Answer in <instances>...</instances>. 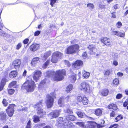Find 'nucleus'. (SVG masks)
<instances>
[{
    "label": "nucleus",
    "instance_id": "33",
    "mask_svg": "<svg viewBox=\"0 0 128 128\" xmlns=\"http://www.w3.org/2000/svg\"><path fill=\"white\" fill-rule=\"evenodd\" d=\"M83 76L85 78H87L89 77L90 75L89 72L84 71L83 72Z\"/></svg>",
    "mask_w": 128,
    "mask_h": 128
},
{
    "label": "nucleus",
    "instance_id": "2",
    "mask_svg": "<svg viewBox=\"0 0 128 128\" xmlns=\"http://www.w3.org/2000/svg\"><path fill=\"white\" fill-rule=\"evenodd\" d=\"M66 71L64 70H57L54 77L55 80L60 81L62 80L64 76L66 75Z\"/></svg>",
    "mask_w": 128,
    "mask_h": 128
},
{
    "label": "nucleus",
    "instance_id": "63",
    "mask_svg": "<svg viewBox=\"0 0 128 128\" xmlns=\"http://www.w3.org/2000/svg\"><path fill=\"white\" fill-rule=\"evenodd\" d=\"M104 120L103 119H101L100 120V124H101L102 125L103 124H104ZM103 127L104 126H103Z\"/></svg>",
    "mask_w": 128,
    "mask_h": 128
},
{
    "label": "nucleus",
    "instance_id": "25",
    "mask_svg": "<svg viewBox=\"0 0 128 128\" xmlns=\"http://www.w3.org/2000/svg\"><path fill=\"white\" fill-rule=\"evenodd\" d=\"M102 111L101 109L98 108L95 110V114L97 116H100L102 113Z\"/></svg>",
    "mask_w": 128,
    "mask_h": 128
},
{
    "label": "nucleus",
    "instance_id": "5",
    "mask_svg": "<svg viewBox=\"0 0 128 128\" xmlns=\"http://www.w3.org/2000/svg\"><path fill=\"white\" fill-rule=\"evenodd\" d=\"M62 54L58 52H56L53 53L51 60L52 62L54 63L56 62L59 59L62 58Z\"/></svg>",
    "mask_w": 128,
    "mask_h": 128
},
{
    "label": "nucleus",
    "instance_id": "39",
    "mask_svg": "<svg viewBox=\"0 0 128 128\" xmlns=\"http://www.w3.org/2000/svg\"><path fill=\"white\" fill-rule=\"evenodd\" d=\"M83 99V97L81 96H78L76 98L77 101L78 102H82Z\"/></svg>",
    "mask_w": 128,
    "mask_h": 128
},
{
    "label": "nucleus",
    "instance_id": "29",
    "mask_svg": "<svg viewBox=\"0 0 128 128\" xmlns=\"http://www.w3.org/2000/svg\"><path fill=\"white\" fill-rule=\"evenodd\" d=\"M40 118L39 116H37L36 115H34L33 117V121L35 123L38 122L40 121Z\"/></svg>",
    "mask_w": 128,
    "mask_h": 128
},
{
    "label": "nucleus",
    "instance_id": "18",
    "mask_svg": "<svg viewBox=\"0 0 128 128\" xmlns=\"http://www.w3.org/2000/svg\"><path fill=\"white\" fill-rule=\"evenodd\" d=\"M39 47V45L36 44H32L30 46V48L31 50L34 52L38 50Z\"/></svg>",
    "mask_w": 128,
    "mask_h": 128
},
{
    "label": "nucleus",
    "instance_id": "41",
    "mask_svg": "<svg viewBox=\"0 0 128 128\" xmlns=\"http://www.w3.org/2000/svg\"><path fill=\"white\" fill-rule=\"evenodd\" d=\"M123 118V117L122 115L118 116L116 118L115 120H117L116 121V122H117L118 121L122 120Z\"/></svg>",
    "mask_w": 128,
    "mask_h": 128
},
{
    "label": "nucleus",
    "instance_id": "3",
    "mask_svg": "<svg viewBox=\"0 0 128 128\" xmlns=\"http://www.w3.org/2000/svg\"><path fill=\"white\" fill-rule=\"evenodd\" d=\"M42 101H39L34 106V108L37 110L38 114L40 117H42L46 113L42 109Z\"/></svg>",
    "mask_w": 128,
    "mask_h": 128
},
{
    "label": "nucleus",
    "instance_id": "27",
    "mask_svg": "<svg viewBox=\"0 0 128 128\" xmlns=\"http://www.w3.org/2000/svg\"><path fill=\"white\" fill-rule=\"evenodd\" d=\"M70 78L72 82H74L76 80V74H72L70 77Z\"/></svg>",
    "mask_w": 128,
    "mask_h": 128
},
{
    "label": "nucleus",
    "instance_id": "34",
    "mask_svg": "<svg viewBox=\"0 0 128 128\" xmlns=\"http://www.w3.org/2000/svg\"><path fill=\"white\" fill-rule=\"evenodd\" d=\"M108 89H105L103 90L102 92V95L104 96H107L108 93Z\"/></svg>",
    "mask_w": 128,
    "mask_h": 128
},
{
    "label": "nucleus",
    "instance_id": "15",
    "mask_svg": "<svg viewBox=\"0 0 128 128\" xmlns=\"http://www.w3.org/2000/svg\"><path fill=\"white\" fill-rule=\"evenodd\" d=\"M66 119L64 118H63L62 117H60L58 118L57 119V121L58 124H60L61 126V128H63L64 127V122L66 121Z\"/></svg>",
    "mask_w": 128,
    "mask_h": 128
},
{
    "label": "nucleus",
    "instance_id": "23",
    "mask_svg": "<svg viewBox=\"0 0 128 128\" xmlns=\"http://www.w3.org/2000/svg\"><path fill=\"white\" fill-rule=\"evenodd\" d=\"M18 72L17 71L13 70L9 74V76L10 78H13L16 77L17 75Z\"/></svg>",
    "mask_w": 128,
    "mask_h": 128
},
{
    "label": "nucleus",
    "instance_id": "47",
    "mask_svg": "<svg viewBox=\"0 0 128 128\" xmlns=\"http://www.w3.org/2000/svg\"><path fill=\"white\" fill-rule=\"evenodd\" d=\"M50 62V60H48L44 64V68H46L48 64H49Z\"/></svg>",
    "mask_w": 128,
    "mask_h": 128
},
{
    "label": "nucleus",
    "instance_id": "26",
    "mask_svg": "<svg viewBox=\"0 0 128 128\" xmlns=\"http://www.w3.org/2000/svg\"><path fill=\"white\" fill-rule=\"evenodd\" d=\"M75 116L72 115H70L66 116V120H70L72 121H73L76 120Z\"/></svg>",
    "mask_w": 128,
    "mask_h": 128
},
{
    "label": "nucleus",
    "instance_id": "7",
    "mask_svg": "<svg viewBox=\"0 0 128 128\" xmlns=\"http://www.w3.org/2000/svg\"><path fill=\"white\" fill-rule=\"evenodd\" d=\"M54 102L53 98L49 95L46 96V104L48 108H51L53 105Z\"/></svg>",
    "mask_w": 128,
    "mask_h": 128
},
{
    "label": "nucleus",
    "instance_id": "22",
    "mask_svg": "<svg viewBox=\"0 0 128 128\" xmlns=\"http://www.w3.org/2000/svg\"><path fill=\"white\" fill-rule=\"evenodd\" d=\"M7 117L5 112H2L0 113V120H4L6 119V117Z\"/></svg>",
    "mask_w": 128,
    "mask_h": 128
},
{
    "label": "nucleus",
    "instance_id": "13",
    "mask_svg": "<svg viewBox=\"0 0 128 128\" xmlns=\"http://www.w3.org/2000/svg\"><path fill=\"white\" fill-rule=\"evenodd\" d=\"M83 64V62L81 60H77L72 64V67L75 69L80 68V66Z\"/></svg>",
    "mask_w": 128,
    "mask_h": 128
},
{
    "label": "nucleus",
    "instance_id": "43",
    "mask_svg": "<svg viewBox=\"0 0 128 128\" xmlns=\"http://www.w3.org/2000/svg\"><path fill=\"white\" fill-rule=\"evenodd\" d=\"M2 103L4 106H6L8 104V102L5 99H4L2 101Z\"/></svg>",
    "mask_w": 128,
    "mask_h": 128
},
{
    "label": "nucleus",
    "instance_id": "60",
    "mask_svg": "<svg viewBox=\"0 0 128 128\" xmlns=\"http://www.w3.org/2000/svg\"><path fill=\"white\" fill-rule=\"evenodd\" d=\"M40 33V31H37L34 34V35L35 36H38Z\"/></svg>",
    "mask_w": 128,
    "mask_h": 128
},
{
    "label": "nucleus",
    "instance_id": "37",
    "mask_svg": "<svg viewBox=\"0 0 128 128\" xmlns=\"http://www.w3.org/2000/svg\"><path fill=\"white\" fill-rule=\"evenodd\" d=\"M46 73L47 74L46 76L48 77H52V74H54L53 72H50L49 71L47 72Z\"/></svg>",
    "mask_w": 128,
    "mask_h": 128
},
{
    "label": "nucleus",
    "instance_id": "48",
    "mask_svg": "<svg viewBox=\"0 0 128 128\" xmlns=\"http://www.w3.org/2000/svg\"><path fill=\"white\" fill-rule=\"evenodd\" d=\"M38 63L36 62H35V61H34L33 60H32L31 62V65L33 67L35 66Z\"/></svg>",
    "mask_w": 128,
    "mask_h": 128
},
{
    "label": "nucleus",
    "instance_id": "64",
    "mask_svg": "<svg viewBox=\"0 0 128 128\" xmlns=\"http://www.w3.org/2000/svg\"><path fill=\"white\" fill-rule=\"evenodd\" d=\"M110 71L109 70H107L105 71L104 73V75H108L110 74Z\"/></svg>",
    "mask_w": 128,
    "mask_h": 128
},
{
    "label": "nucleus",
    "instance_id": "58",
    "mask_svg": "<svg viewBox=\"0 0 128 128\" xmlns=\"http://www.w3.org/2000/svg\"><path fill=\"white\" fill-rule=\"evenodd\" d=\"M39 60V58L38 57H35L32 60H33V61L35 62H37V63H38V61Z\"/></svg>",
    "mask_w": 128,
    "mask_h": 128
},
{
    "label": "nucleus",
    "instance_id": "50",
    "mask_svg": "<svg viewBox=\"0 0 128 128\" xmlns=\"http://www.w3.org/2000/svg\"><path fill=\"white\" fill-rule=\"evenodd\" d=\"M116 26L118 28H120L122 26V23L120 22H118L116 24Z\"/></svg>",
    "mask_w": 128,
    "mask_h": 128
},
{
    "label": "nucleus",
    "instance_id": "32",
    "mask_svg": "<svg viewBox=\"0 0 128 128\" xmlns=\"http://www.w3.org/2000/svg\"><path fill=\"white\" fill-rule=\"evenodd\" d=\"M83 104L84 105H87L88 102V100L87 98L85 96L83 97V99L82 100Z\"/></svg>",
    "mask_w": 128,
    "mask_h": 128
},
{
    "label": "nucleus",
    "instance_id": "51",
    "mask_svg": "<svg viewBox=\"0 0 128 128\" xmlns=\"http://www.w3.org/2000/svg\"><path fill=\"white\" fill-rule=\"evenodd\" d=\"M22 44L21 43H18L16 46V49L17 50H19L22 46Z\"/></svg>",
    "mask_w": 128,
    "mask_h": 128
},
{
    "label": "nucleus",
    "instance_id": "31",
    "mask_svg": "<svg viewBox=\"0 0 128 128\" xmlns=\"http://www.w3.org/2000/svg\"><path fill=\"white\" fill-rule=\"evenodd\" d=\"M88 48L90 50L93 52L96 50L95 46L94 45H90L88 47Z\"/></svg>",
    "mask_w": 128,
    "mask_h": 128
},
{
    "label": "nucleus",
    "instance_id": "40",
    "mask_svg": "<svg viewBox=\"0 0 128 128\" xmlns=\"http://www.w3.org/2000/svg\"><path fill=\"white\" fill-rule=\"evenodd\" d=\"M75 123L76 124L79 126L80 127H83L84 126V123L83 122H78Z\"/></svg>",
    "mask_w": 128,
    "mask_h": 128
},
{
    "label": "nucleus",
    "instance_id": "4",
    "mask_svg": "<svg viewBox=\"0 0 128 128\" xmlns=\"http://www.w3.org/2000/svg\"><path fill=\"white\" fill-rule=\"evenodd\" d=\"M79 46L78 44L72 45L67 48L66 53L67 54H71L76 52L79 51Z\"/></svg>",
    "mask_w": 128,
    "mask_h": 128
},
{
    "label": "nucleus",
    "instance_id": "20",
    "mask_svg": "<svg viewBox=\"0 0 128 128\" xmlns=\"http://www.w3.org/2000/svg\"><path fill=\"white\" fill-rule=\"evenodd\" d=\"M7 81V80L6 78H4L2 79L0 83V91L3 90Z\"/></svg>",
    "mask_w": 128,
    "mask_h": 128
},
{
    "label": "nucleus",
    "instance_id": "35",
    "mask_svg": "<svg viewBox=\"0 0 128 128\" xmlns=\"http://www.w3.org/2000/svg\"><path fill=\"white\" fill-rule=\"evenodd\" d=\"M76 113L78 116L80 118H82L84 114L81 112H77Z\"/></svg>",
    "mask_w": 128,
    "mask_h": 128
},
{
    "label": "nucleus",
    "instance_id": "55",
    "mask_svg": "<svg viewBox=\"0 0 128 128\" xmlns=\"http://www.w3.org/2000/svg\"><path fill=\"white\" fill-rule=\"evenodd\" d=\"M83 58L85 59H86L87 57V54L86 52H84L82 54Z\"/></svg>",
    "mask_w": 128,
    "mask_h": 128
},
{
    "label": "nucleus",
    "instance_id": "30",
    "mask_svg": "<svg viewBox=\"0 0 128 128\" xmlns=\"http://www.w3.org/2000/svg\"><path fill=\"white\" fill-rule=\"evenodd\" d=\"M72 84H70L68 85L66 88V91L68 93H69L72 90Z\"/></svg>",
    "mask_w": 128,
    "mask_h": 128
},
{
    "label": "nucleus",
    "instance_id": "16",
    "mask_svg": "<svg viewBox=\"0 0 128 128\" xmlns=\"http://www.w3.org/2000/svg\"><path fill=\"white\" fill-rule=\"evenodd\" d=\"M45 80H43L41 82L39 85V90L42 92H44L46 90V88L44 86L45 84Z\"/></svg>",
    "mask_w": 128,
    "mask_h": 128
},
{
    "label": "nucleus",
    "instance_id": "11",
    "mask_svg": "<svg viewBox=\"0 0 128 128\" xmlns=\"http://www.w3.org/2000/svg\"><path fill=\"white\" fill-rule=\"evenodd\" d=\"M33 74V78L34 80L37 82L41 76V72L39 70H36L34 71Z\"/></svg>",
    "mask_w": 128,
    "mask_h": 128
},
{
    "label": "nucleus",
    "instance_id": "19",
    "mask_svg": "<svg viewBox=\"0 0 128 128\" xmlns=\"http://www.w3.org/2000/svg\"><path fill=\"white\" fill-rule=\"evenodd\" d=\"M111 34L112 35H116L117 36L121 37H124L125 35L124 33L116 31H112L111 32Z\"/></svg>",
    "mask_w": 128,
    "mask_h": 128
},
{
    "label": "nucleus",
    "instance_id": "44",
    "mask_svg": "<svg viewBox=\"0 0 128 128\" xmlns=\"http://www.w3.org/2000/svg\"><path fill=\"white\" fill-rule=\"evenodd\" d=\"M64 111L65 112L70 114H72V110L69 109H67L66 110L64 109Z\"/></svg>",
    "mask_w": 128,
    "mask_h": 128
},
{
    "label": "nucleus",
    "instance_id": "45",
    "mask_svg": "<svg viewBox=\"0 0 128 128\" xmlns=\"http://www.w3.org/2000/svg\"><path fill=\"white\" fill-rule=\"evenodd\" d=\"M8 93L9 94H12L14 92V90L12 89H9L8 90Z\"/></svg>",
    "mask_w": 128,
    "mask_h": 128
},
{
    "label": "nucleus",
    "instance_id": "6",
    "mask_svg": "<svg viewBox=\"0 0 128 128\" xmlns=\"http://www.w3.org/2000/svg\"><path fill=\"white\" fill-rule=\"evenodd\" d=\"M81 89L85 93H88L91 91L89 84L86 82H83L80 84Z\"/></svg>",
    "mask_w": 128,
    "mask_h": 128
},
{
    "label": "nucleus",
    "instance_id": "21",
    "mask_svg": "<svg viewBox=\"0 0 128 128\" xmlns=\"http://www.w3.org/2000/svg\"><path fill=\"white\" fill-rule=\"evenodd\" d=\"M51 54L50 51H49L45 52L44 54L42 55V59L43 60H46V59L50 56Z\"/></svg>",
    "mask_w": 128,
    "mask_h": 128
},
{
    "label": "nucleus",
    "instance_id": "53",
    "mask_svg": "<svg viewBox=\"0 0 128 128\" xmlns=\"http://www.w3.org/2000/svg\"><path fill=\"white\" fill-rule=\"evenodd\" d=\"M122 96V95L120 94H118L116 96V98L117 99H120L121 98Z\"/></svg>",
    "mask_w": 128,
    "mask_h": 128
},
{
    "label": "nucleus",
    "instance_id": "36",
    "mask_svg": "<svg viewBox=\"0 0 128 128\" xmlns=\"http://www.w3.org/2000/svg\"><path fill=\"white\" fill-rule=\"evenodd\" d=\"M3 29H0V36L2 37H4L6 34V32L3 30Z\"/></svg>",
    "mask_w": 128,
    "mask_h": 128
},
{
    "label": "nucleus",
    "instance_id": "12",
    "mask_svg": "<svg viewBox=\"0 0 128 128\" xmlns=\"http://www.w3.org/2000/svg\"><path fill=\"white\" fill-rule=\"evenodd\" d=\"M101 40L102 42L106 46H111L112 45V42L109 38L107 37L103 38H101Z\"/></svg>",
    "mask_w": 128,
    "mask_h": 128
},
{
    "label": "nucleus",
    "instance_id": "56",
    "mask_svg": "<svg viewBox=\"0 0 128 128\" xmlns=\"http://www.w3.org/2000/svg\"><path fill=\"white\" fill-rule=\"evenodd\" d=\"M118 124H115L112 126H110L109 128H118Z\"/></svg>",
    "mask_w": 128,
    "mask_h": 128
},
{
    "label": "nucleus",
    "instance_id": "42",
    "mask_svg": "<svg viewBox=\"0 0 128 128\" xmlns=\"http://www.w3.org/2000/svg\"><path fill=\"white\" fill-rule=\"evenodd\" d=\"M119 82L117 78H116L113 81V83L114 85L117 86Z\"/></svg>",
    "mask_w": 128,
    "mask_h": 128
},
{
    "label": "nucleus",
    "instance_id": "62",
    "mask_svg": "<svg viewBox=\"0 0 128 128\" xmlns=\"http://www.w3.org/2000/svg\"><path fill=\"white\" fill-rule=\"evenodd\" d=\"M28 41L29 39L28 38H26L23 41V43L24 44H26L28 43Z\"/></svg>",
    "mask_w": 128,
    "mask_h": 128
},
{
    "label": "nucleus",
    "instance_id": "28",
    "mask_svg": "<svg viewBox=\"0 0 128 128\" xmlns=\"http://www.w3.org/2000/svg\"><path fill=\"white\" fill-rule=\"evenodd\" d=\"M108 108L109 109H112L114 110H116L117 109V107L116 104H112L108 105Z\"/></svg>",
    "mask_w": 128,
    "mask_h": 128
},
{
    "label": "nucleus",
    "instance_id": "49",
    "mask_svg": "<svg viewBox=\"0 0 128 128\" xmlns=\"http://www.w3.org/2000/svg\"><path fill=\"white\" fill-rule=\"evenodd\" d=\"M10 36L9 34H7L6 33V34H5V37H2L4 38V39L5 40H8V39L10 38Z\"/></svg>",
    "mask_w": 128,
    "mask_h": 128
},
{
    "label": "nucleus",
    "instance_id": "10",
    "mask_svg": "<svg viewBox=\"0 0 128 128\" xmlns=\"http://www.w3.org/2000/svg\"><path fill=\"white\" fill-rule=\"evenodd\" d=\"M61 111L60 110H55L53 112H51L48 114V117L50 119L54 118H56L59 115Z\"/></svg>",
    "mask_w": 128,
    "mask_h": 128
},
{
    "label": "nucleus",
    "instance_id": "9",
    "mask_svg": "<svg viewBox=\"0 0 128 128\" xmlns=\"http://www.w3.org/2000/svg\"><path fill=\"white\" fill-rule=\"evenodd\" d=\"M88 127L89 128H102L103 126L100 124H97L96 122L90 121L88 124Z\"/></svg>",
    "mask_w": 128,
    "mask_h": 128
},
{
    "label": "nucleus",
    "instance_id": "17",
    "mask_svg": "<svg viewBox=\"0 0 128 128\" xmlns=\"http://www.w3.org/2000/svg\"><path fill=\"white\" fill-rule=\"evenodd\" d=\"M74 125L72 123L68 121V120L64 122V127L63 128H72Z\"/></svg>",
    "mask_w": 128,
    "mask_h": 128
},
{
    "label": "nucleus",
    "instance_id": "57",
    "mask_svg": "<svg viewBox=\"0 0 128 128\" xmlns=\"http://www.w3.org/2000/svg\"><path fill=\"white\" fill-rule=\"evenodd\" d=\"M4 27V25L3 24L2 20H0V29L3 28Z\"/></svg>",
    "mask_w": 128,
    "mask_h": 128
},
{
    "label": "nucleus",
    "instance_id": "14",
    "mask_svg": "<svg viewBox=\"0 0 128 128\" xmlns=\"http://www.w3.org/2000/svg\"><path fill=\"white\" fill-rule=\"evenodd\" d=\"M21 61L18 59L14 60L12 63V65L16 70L19 69L21 64Z\"/></svg>",
    "mask_w": 128,
    "mask_h": 128
},
{
    "label": "nucleus",
    "instance_id": "52",
    "mask_svg": "<svg viewBox=\"0 0 128 128\" xmlns=\"http://www.w3.org/2000/svg\"><path fill=\"white\" fill-rule=\"evenodd\" d=\"M31 127V122L30 120H29L27 123V126L26 128H30Z\"/></svg>",
    "mask_w": 128,
    "mask_h": 128
},
{
    "label": "nucleus",
    "instance_id": "61",
    "mask_svg": "<svg viewBox=\"0 0 128 128\" xmlns=\"http://www.w3.org/2000/svg\"><path fill=\"white\" fill-rule=\"evenodd\" d=\"M64 61L65 64H66V65L68 66H70V63L68 61L65 60Z\"/></svg>",
    "mask_w": 128,
    "mask_h": 128
},
{
    "label": "nucleus",
    "instance_id": "8",
    "mask_svg": "<svg viewBox=\"0 0 128 128\" xmlns=\"http://www.w3.org/2000/svg\"><path fill=\"white\" fill-rule=\"evenodd\" d=\"M15 105L13 104H10L8 107V108L6 109L8 115L10 117L12 116L14 114V109Z\"/></svg>",
    "mask_w": 128,
    "mask_h": 128
},
{
    "label": "nucleus",
    "instance_id": "59",
    "mask_svg": "<svg viewBox=\"0 0 128 128\" xmlns=\"http://www.w3.org/2000/svg\"><path fill=\"white\" fill-rule=\"evenodd\" d=\"M70 96H68L65 98L64 99L65 102H68L70 100Z\"/></svg>",
    "mask_w": 128,
    "mask_h": 128
},
{
    "label": "nucleus",
    "instance_id": "54",
    "mask_svg": "<svg viewBox=\"0 0 128 128\" xmlns=\"http://www.w3.org/2000/svg\"><path fill=\"white\" fill-rule=\"evenodd\" d=\"M128 104V100L126 99L124 102L123 105L124 107H125Z\"/></svg>",
    "mask_w": 128,
    "mask_h": 128
},
{
    "label": "nucleus",
    "instance_id": "46",
    "mask_svg": "<svg viewBox=\"0 0 128 128\" xmlns=\"http://www.w3.org/2000/svg\"><path fill=\"white\" fill-rule=\"evenodd\" d=\"M87 6L89 7L90 9H92L94 8V6L92 4L89 3L87 5Z\"/></svg>",
    "mask_w": 128,
    "mask_h": 128
},
{
    "label": "nucleus",
    "instance_id": "38",
    "mask_svg": "<svg viewBox=\"0 0 128 128\" xmlns=\"http://www.w3.org/2000/svg\"><path fill=\"white\" fill-rule=\"evenodd\" d=\"M16 83V81H13L10 83L9 84V87L10 88H12L15 86Z\"/></svg>",
    "mask_w": 128,
    "mask_h": 128
},
{
    "label": "nucleus",
    "instance_id": "1",
    "mask_svg": "<svg viewBox=\"0 0 128 128\" xmlns=\"http://www.w3.org/2000/svg\"><path fill=\"white\" fill-rule=\"evenodd\" d=\"M26 90L28 92H32L34 90L36 87V85L34 82L32 80H27L23 84Z\"/></svg>",
    "mask_w": 128,
    "mask_h": 128
},
{
    "label": "nucleus",
    "instance_id": "24",
    "mask_svg": "<svg viewBox=\"0 0 128 128\" xmlns=\"http://www.w3.org/2000/svg\"><path fill=\"white\" fill-rule=\"evenodd\" d=\"M64 98L63 97H61L58 100V104L60 106H64Z\"/></svg>",
    "mask_w": 128,
    "mask_h": 128
}]
</instances>
